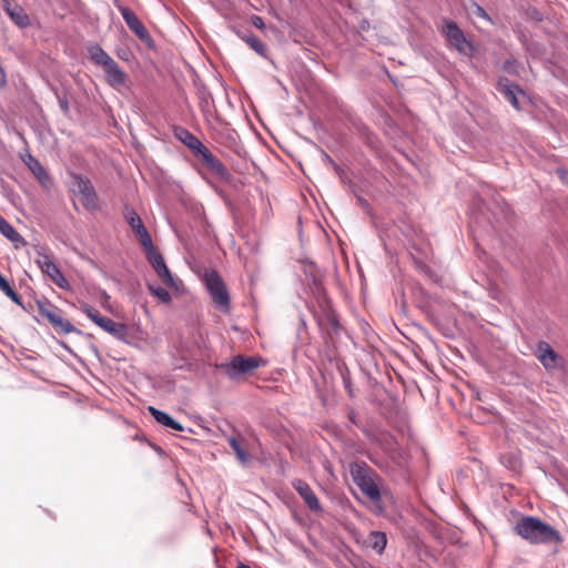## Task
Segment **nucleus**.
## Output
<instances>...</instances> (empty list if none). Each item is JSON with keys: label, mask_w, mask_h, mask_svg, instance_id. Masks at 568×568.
Masks as SVG:
<instances>
[{"label": "nucleus", "mask_w": 568, "mask_h": 568, "mask_svg": "<svg viewBox=\"0 0 568 568\" xmlns=\"http://www.w3.org/2000/svg\"><path fill=\"white\" fill-rule=\"evenodd\" d=\"M517 67H518V64H517L516 61L508 60V61L505 62L504 69L508 73H517L518 72L517 71Z\"/></svg>", "instance_id": "obj_30"}, {"label": "nucleus", "mask_w": 568, "mask_h": 568, "mask_svg": "<svg viewBox=\"0 0 568 568\" xmlns=\"http://www.w3.org/2000/svg\"><path fill=\"white\" fill-rule=\"evenodd\" d=\"M204 282L214 305L222 311H229L230 295L222 277L215 271H211L205 273Z\"/></svg>", "instance_id": "obj_7"}, {"label": "nucleus", "mask_w": 568, "mask_h": 568, "mask_svg": "<svg viewBox=\"0 0 568 568\" xmlns=\"http://www.w3.org/2000/svg\"><path fill=\"white\" fill-rule=\"evenodd\" d=\"M227 442L236 458L242 464H247L251 460L250 454L242 447L241 443L235 437L229 438Z\"/></svg>", "instance_id": "obj_24"}, {"label": "nucleus", "mask_w": 568, "mask_h": 568, "mask_svg": "<svg viewBox=\"0 0 568 568\" xmlns=\"http://www.w3.org/2000/svg\"><path fill=\"white\" fill-rule=\"evenodd\" d=\"M293 488L298 493V495L303 498L306 506L315 513L322 511L321 503L313 491V489L310 487V485L302 480V479H295L292 483Z\"/></svg>", "instance_id": "obj_13"}, {"label": "nucleus", "mask_w": 568, "mask_h": 568, "mask_svg": "<svg viewBox=\"0 0 568 568\" xmlns=\"http://www.w3.org/2000/svg\"><path fill=\"white\" fill-rule=\"evenodd\" d=\"M442 33L446 38L448 45L456 49L460 54L469 58L475 54L476 50L474 44L467 40L464 32L456 22L452 20H445Z\"/></svg>", "instance_id": "obj_5"}, {"label": "nucleus", "mask_w": 568, "mask_h": 568, "mask_svg": "<svg viewBox=\"0 0 568 568\" xmlns=\"http://www.w3.org/2000/svg\"><path fill=\"white\" fill-rule=\"evenodd\" d=\"M251 23L260 29V30H264L265 29V23H264V20L260 17V16H256V14H253L251 17Z\"/></svg>", "instance_id": "obj_29"}, {"label": "nucleus", "mask_w": 568, "mask_h": 568, "mask_svg": "<svg viewBox=\"0 0 568 568\" xmlns=\"http://www.w3.org/2000/svg\"><path fill=\"white\" fill-rule=\"evenodd\" d=\"M60 106L64 112H68L69 106L67 100H60Z\"/></svg>", "instance_id": "obj_33"}, {"label": "nucleus", "mask_w": 568, "mask_h": 568, "mask_svg": "<svg viewBox=\"0 0 568 568\" xmlns=\"http://www.w3.org/2000/svg\"><path fill=\"white\" fill-rule=\"evenodd\" d=\"M0 290L8 296L12 302L21 305V298L10 285L9 281L0 273Z\"/></svg>", "instance_id": "obj_25"}, {"label": "nucleus", "mask_w": 568, "mask_h": 568, "mask_svg": "<svg viewBox=\"0 0 568 568\" xmlns=\"http://www.w3.org/2000/svg\"><path fill=\"white\" fill-rule=\"evenodd\" d=\"M175 136L192 152L193 155H196L204 146V144L186 129H179L175 132Z\"/></svg>", "instance_id": "obj_19"}, {"label": "nucleus", "mask_w": 568, "mask_h": 568, "mask_svg": "<svg viewBox=\"0 0 568 568\" xmlns=\"http://www.w3.org/2000/svg\"><path fill=\"white\" fill-rule=\"evenodd\" d=\"M148 410L159 424L178 432L184 430V427L165 412H162L153 406H149Z\"/></svg>", "instance_id": "obj_23"}, {"label": "nucleus", "mask_w": 568, "mask_h": 568, "mask_svg": "<svg viewBox=\"0 0 568 568\" xmlns=\"http://www.w3.org/2000/svg\"><path fill=\"white\" fill-rule=\"evenodd\" d=\"M2 8L17 27L23 29L31 24L28 13L17 2L12 0H2Z\"/></svg>", "instance_id": "obj_12"}, {"label": "nucleus", "mask_w": 568, "mask_h": 568, "mask_svg": "<svg viewBox=\"0 0 568 568\" xmlns=\"http://www.w3.org/2000/svg\"><path fill=\"white\" fill-rule=\"evenodd\" d=\"M38 313L49 321L54 329L60 334H70L75 332V327L67 320H64L60 311L49 302H38Z\"/></svg>", "instance_id": "obj_9"}, {"label": "nucleus", "mask_w": 568, "mask_h": 568, "mask_svg": "<svg viewBox=\"0 0 568 568\" xmlns=\"http://www.w3.org/2000/svg\"><path fill=\"white\" fill-rule=\"evenodd\" d=\"M559 179L562 183L568 185V171L567 170H558L557 171Z\"/></svg>", "instance_id": "obj_31"}, {"label": "nucleus", "mask_w": 568, "mask_h": 568, "mask_svg": "<svg viewBox=\"0 0 568 568\" xmlns=\"http://www.w3.org/2000/svg\"><path fill=\"white\" fill-rule=\"evenodd\" d=\"M499 84L504 87L503 92L506 99L513 104L514 108L519 109V102L516 97V91L518 90V87L509 85L506 83L503 84V81H500Z\"/></svg>", "instance_id": "obj_27"}, {"label": "nucleus", "mask_w": 568, "mask_h": 568, "mask_svg": "<svg viewBox=\"0 0 568 568\" xmlns=\"http://www.w3.org/2000/svg\"><path fill=\"white\" fill-rule=\"evenodd\" d=\"M261 359L254 356L235 355L229 363L221 364V368L231 378L236 379L252 373L260 366Z\"/></svg>", "instance_id": "obj_8"}, {"label": "nucleus", "mask_w": 568, "mask_h": 568, "mask_svg": "<svg viewBox=\"0 0 568 568\" xmlns=\"http://www.w3.org/2000/svg\"><path fill=\"white\" fill-rule=\"evenodd\" d=\"M237 568H251L250 566H247L246 564L244 562H239L237 564Z\"/></svg>", "instance_id": "obj_35"}, {"label": "nucleus", "mask_w": 568, "mask_h": 568, "mask_svg": "<svg viewBox=\"0 0 568 568\" xmlns=\"http://www.w3.org/2000/svg\"><path fill=\"white\" fill-rule=\"evenodd\" d=\"M0 233L7 237L14 246L20 248L27 244L26 240L0 215Z\"/></svg>", "instance_id": "obj_21"}, {"label": "nucleus", "mask_w": 568, "mask_h": 568, "mask_svg": "<svg viewBox=\"0 0 568 568\" xmlns=\"http://www.w3.org/2000/svg\"><path fill=\"white\" fill-rule=\"evenodd\" d=\"M70 191L73 194L74 202L81 203L87 211L97 210L98 195L90 179L74 172H70Z\"/></svg>", "instance_id": "obj_3"}, {"label": "nucleus", "mask_w": 568, "mask_h": 568, "mask_svg": "<svg viewBox=\"0 0 568 568\" xmlns=\"http://www.w3.org/2000/svg\"><path fill=\"white\" fill-rule=\"evenodd\" d=\"M514 530L532 545L559 544L562 541L557 529L534 516H521L515 524Z\"/></svg>", "instance_id": "obj_1"}, {"label": "nucleus", "mask_w": 568, "mask_h": 568, "mask_svg": "<svg viewBox=\"0 0 568 568\" xmlns=\"http://www.w3.org/2000/svg\"><path fill=\"white\" fill-rule=\"evenodd\" d=\"M349 475L354 484L372 501L378 500L381 498L379 488L372 478V469L365 463H351Z\"/></svg>", "instance_id": "obj_4"}, {"label": "nucleus", "mask_w": 568, "mask_h": 568, "mask_svg": "<svg viewBox=\"0 0 568 568\" xmlns=\"http://www.w3.org/2000/svg\"><path fill=\"white\" fill-rule=\"evenodd\" d=\"M149 291L164 304H169L172 301L171 294L163 287L149 283Z\"/></svg>", "instance_id": "obj_26"}, {"label": "nucleus", "mask_w": 568, "mask_h": 568, "mask_svg": "<svg viewBox=\"0 0 568 568\" xmlns=\"http://www.w3.org/2000/svg\"><path fill=\"white\" fill-rule=\"evenodd\" d=\"M345 388L347 389L348 394L352 396V388L348 378L343 376Z\"/></svg>", "instance_id": "obj_32"}, {"label": "nucleus", "mask_w": 568, "mask_h": 568, "mask_svg": "<svg viewBox=\"0 0 568 568\" xmlns=\"http://www.w3.org/2000/svg\"><path fill=\"white\" fill-rule=\"evenodd\" d=\"M88 52L90 60L103 68L105 80L112 88H120L125 83V72L99 44L90 45Z\"/></svg>", "instance_id": "obj_2"}, {"label": "nucleus", "mask_w": 568, "mask_h": 568, "mask_svg": "<svg viewBox=\"0 0 568 568\" xmlns=\"http://www.w3.org/2000/svg\"><path fill=\"white\" fill-rule=\"evenodd\" d=\"M123 20L125 21L128 28L142 41H146L150 39V33L140 21L138 16L126 7L120 9Z\"/></svg>", "instance_id": "obj_14"}, {"label": "nucleus", "mask_w": 568, "mask_h": 568, "mask_svg": "<svg viewBox=\"0 0 568 568\" xmlns=\"http://www.w3.org/2000/svg\"><path fill=\"white\" fill-rule=\"evenodd\" d=\"M349 420L353 423V424H356V420H355V413L352 410L349 413Z\"/></svg>", "instance_id": "obj_34"}, {"label": "nucleus", "mask_w": 568, "mask_h": 568, "mask_svg": "<svg viewBox=\"0 0 568 568\" xmlns=\"http://www.w3.org/2000/svg\"><path fill=\"white\" fill-rule=\"evenodd\" d=\"M537 357L547 369L555 368L558 365V354L546 342L538 343Z\"/></svg>", "instance_id": "obj_16"}, {"label": "nucleus", "mask_w": 568, "mask_h": 568, "mask_svg": "<svg viewBox=\"0 0 568 568\" xmlns=\"http://www.w3.org/2000/svg\"><path fill=\"white\" fill-rule=\"evenodd\" d=\"M41 272L62 290H70L69 281L63 276L58 265L53 262L48 248L44 246L37 247V258L34 260Z\"/></svg>", "instance_id": "obj_6"}, {"label": "nucleus", "mask_w": 568, "mask_h": 568, "mask_svg": "<svg viewBox=\"0 0 568 568\" xmlns=\"http://www.w3.org/2000/svg\"><path fill=\"white\" fill-rule=\"evenodd\" d=\"M363 545L382 555L387 545V536L384 531L372 530L363 540Z\"/></svg>", "instance_id": "obj_18"}, {"label": "nucleus", "mask_w": 568, "mask_h": 568, "mask_svg": "<svg viewBox=\"0 0 568 568\" xmlns=\"http://www.w3.org/2000/svg\"><path fill=\"white\" fill-rule=\"evenodd\" d=\"M129 225L133 230L136 239L139 240L143 251L151 250L153 245L152 237L144 226L140 215H130L128 220Z\"/></svg>", "instance_id": "obj_15"}, {"label": "nucleus", "mask_w": 568, "mask_h": 568, "mask_svg": "<svg viewBox=\"0 0 568 568\" xmlns=\"http://www.w3.org/2000/svg\"><path fill=\"white\" fill-rule=\"evenodd\" d=\"M24 163L42 185H47L50 182L49 174L38 159L28 154L24 158Z\"/></svg>", "instance_id": "obj_22"}, {"label": "nucleus", "mask_w": 568, "mask_h": 568, "mask_svg": "<svg viewBox=\"0 0 568 568\" xmlns=\"http://www.w3.org/2000/svg\"><path fill=\"white\" fill-rule=\"evenodd\" d=\"M194 156L209 173L220 181L229 182L231 180V173L226 166L205 145Z\"/></svg>", "instance_id": "obj_10"}, {"label": "nucleus", "mask_w": 568, "mask_h": 568, "mask_svg": "<svg viewBox=\"0 0 568 568\" xmlns=\"http://www.w3.org/2000/svg\"><path fill=\"white\" fill-rule=\"evenodd\" d=\"M239 38H241L254 52L258 55L266 58L267 47L266 44L253 34L242 32L237 29H233Z\"/></svg>", "instance_id": "obj_20"}, {"label": "nucleus", "mask_w": 568, "mask_h": 568, "mask_svg": "<svg viewBox=\"0 0 568 568\" xmlns=\"http://www.w3.org/2000/svg\"><path fill=\"white\" fill-rule=\"evenodd\" d=\"M80 310L82 313H84L92 322H94L98 326L100 324V321L104 318V316H102L100 314L99 311H97L95 308H93L92 306H90L89 304L87 303H83L81 304L80 306Z\"/></svg>", "instance_id": "obj_28"}, {"label": "nucleus", "mask_w": 568, "mask_h": 568, "mask_svg": "<svg viewBox=\"0 0 568 568\" xmlns=\"http://www.w3.org/2000/svg\"><path fill=\"white\" fill-rule=\"evenodd\" d=\"M145 257L149 263L152 265L154 272L159 276V278L163 282L164 285L169 287H176L174 278L168 268L163 256L156 252L155 247L152 246L151 250L144 251Z\"/></svg>", "instance_id": "obj_11"}, {"label": "nucleus", "mask_w": 568, "mask_h": 568, "mask_svg": "<svg viewBox=\"0 0 568 568\" xmlns=\"http://www.w3.org/2000/svg\"><path fill=\"white\" fill-rule=\"evenodd\" d=\"M99 327H101L103 331L108 332L119 341L124 342L129 336V329L124 323L114 322L105 316L103 320L100 321Z\"/></svg>", "instance_id": "obj_17"}]
</instances>
